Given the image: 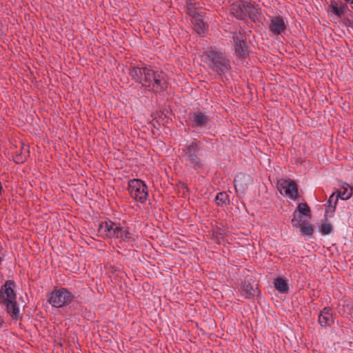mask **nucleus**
I'll use <instances>...</instances> for the list:
<instances>
[{
  "label": "nucleus",
  "mask_w": 353,
  "mask_h": 353,
  "mask_svg": "<svg viewBox=\"0 0 353 353\" xmlns=\"http://www.w3.org/2000/svg\"><path fill=\"white\" fill-rule=\"evenodd\" d=\"M286 28L285 23L283 19L276 17L270 21L269 28L274 34L279 35Z\"/></svg>",
  "instance_id": "obj_14"
},
{
  "label": "nucleus",
  "mask_w": 353,
  "mask_h": 353,
  "mask_svg": "<svg viewBox=\"0 0 353 353\" xmlns=\"http://www.w3.org/2000/svg\"><path fill=\"white\" fill-rule=\"evenodd\" d=\"M301 232L304 235H310L313 232V228L311 225H306L301 227Z\"/></svg>",
  "instance_id": "obj_26"
},
{
  "label": "nucleus",
  "mask_w": 353,
  "mask_h": 353,
  "mask_svg": "<svg viewBox=\"0 0 353 353\" xmlns=\"http://www.w3.org/2000/svg\"><path fill=\"white\" fill-rule=\"evenodd\" d=\"M232 39L236 55L239 58L245 57L248 54V48L244 34L235 32L233 33Z\"/></svg>",
  "instance_id": "obj_8"
},
{
  "label": "nucleus",
  "mask_w": 353,
  "mask_h": 353,
  "mask_svg": "<svg viewBox=\"0 0 353 353\" xmlns=\"http://www.w3.org/2000/svg\"><path fill=\"white\" fill-rule=\"evenodd\" d=\"M333 322V317H328L327 316L319 315V323L321 326L330 325Z\"/></svg>",
  "instance_id": "obj_24"
},
{
  "label": "nucleus",
  "mask_w": 353,
  "mask_h": 353,
  "mask_svg": "<svg viewBox=\"0 0 353 353\" xmlns=\"http://www.w3.org/2000/svg\"><path fill=\"white\" fill-rule=\"evenodd\" d=\"M341 188L342 190L338 192V194L335 198V204L337 203L339 199L342 200H347L352 195L353 187L349 188V185L347 183H344Z\"/></svg>",
  "instance_id": "obj_20"
},
{
  "label": "nucleus",
  "mask_w": 353,
  "mask_h": 353,
  "mask_svg": "<svg viewBox=\"0 0 353 353\" xmlns=\"http://www.w3.org/2000/svg\"><path fill=\"white\" fill-rule=\"evenodd\" d=\"M203 57L208 66L218 74H225L229 71L230 61L222 51L210 48L204 53Z\"/></svg>",
  "instance_id": "obj_3"
},
{
  "label": "nucleus",
  "mask_w": 353,
  "mask_h": 353,
  "mask_svg": "<svg viewBox=\"0 0 353 353\" xmlns=\"http://www.w3.org/2000/svg\"><path fill=\"white\" fill-rule=\"evenodd\" d=\"M347 26L353 30V19L347 21Z\"/></svg>",
  "instance_id": "obj_32"
},
{
  "label": "nucleus",
  "mask_w": 353,
  "mask_h": 353,
  "mask_svg": "<svg viewBox=\"0 0 353 353\" xmlns=\"http://www.w3.org/2000/svg\"><path fill=\"white\" fill-rule=\"evenodd\" d=\"M245 2L233 3L231 6V14L239 20L245 19Z\"/></svg>",
  "instance_id": "obj_15"
},
{
  "label": "nucleus",
  "mask_w": 353,
  "mask_h": 353,
  "mask_svg": "<svg viewBox=\"0 0 353 353\" xmlns=\"http://www.w3.org/2000/svg\"><path fill=\"white\" fill-rule=\"evenodd\" d=\"M15 283L12 280H8L0 289V303L9 301H14L17 298L14 291Z\"/></svg>",
  "instance_id": "obj_10"
},
{
  "label": "nucleus",
  "mask_w": 353,
  "mask_h": 353,
  "mask_svg": "<svg viewBox=\"0 0 353 353\" xmlns=\"http://www.w3.org/2000/svg\"><path fill=\"white\" fill-rule=\"evenodd\" d=\"M250 181L249 176L240 174L234 180L235 190L238 192L244 193L248 188V183Z\"/></svg>",
  "instance_id": "obj_13"
},
{
  "label": "nucleus",
  "mask_w": 353,
  "mask_h": 353,
  "mask_svg": "<svg viewBox=\"0 0 353 353\" xmlns=\"http://www.w3.org/2000/svg\"><path fill=\"white\" fill-rule=\"evenodd\" d=\"M186 10L188 14L192 18L201 16V13L199 12L198 8L195 6V4L192 1H187Z\"/></svg>",
  "instance_id": "obj_21"
},
{
  "label": "nucleus",
  "mask_w": 353,
  "mask_h": 353,
  "mask_svg": "<svg viewBox=\"0 0 353 353\" xmlns=\"http://www.w3.org/2000/svg\"><path fill=\"white\" fill-rule=\"evenodd\" d=\"M343 3L350 6L351 8H353V0H343Z\"/></svg>",
  "instance_id": "obj_31"
},
{
  "label": "nucleus",
  "mask_w": 353,
  "mask_h": 353,
  "mask_svg": "<svg viewBox=\"0 0 353 353\" xmlns=\"http://www.w3.org/2000/svg\"><path fill=\"white\" fill-rule=\"evenodd\" d=\"M2 261V258L0 257V263Z\"/></svg>",
  "instance_id": "obj_35"
},
{
  "label": "nucleus",
  "mask_w": 353,
  "mask_h": 353,
  "mask_svg": "<svg viewBox=\"0 0 353 353\" xmlns=\"http://www.w3.org/2000/svg\"><path fill=\"white\" fill-rule=\"evenodd\" d=\"M347 11H349V8L347 4L342 1L332 0L328 6L327 12L330 16L334 15L341 19Z\"/></svg>",
  "instance_id": "obj_11"
},
{
  "label": "nucleus",
  "mask_w": 353,
  "mask_h": 353,
  "mask_svg": "<svg viewBox=\"0 0 353 353\" xmlns=\"http://www.w3.org/2000/svg\"><path fill=\"white\" fill-rule=\"evenodd\" d=\"M230 202L228 195L226 192H222L217 194L216 203L218 205H226Z\"/></svg>",
  "instance_id": "obj_22"
},
{
  "label": "nucleus",
  "mask_w": 353,
  "mask_h": 353,
  "mask_svg": "<svg viewBox=\"0 0 353 353\" xmlns=\"http://www.w3.org/2000/svg\"><path fill=\"white\" fill-rule=\"evenodd\" d=\"M302 223V215L295 212L294 214V218L292 219V223L293 226L295 228H299L301 227Z\"/></svg>",
  "instance_id": "obj_25"
},
{
  "label": "nucleus",
  "mask_w": 353,
  "mask_h": 353,
  "mask_svg": "<svg viewBox=\"0 0 353 353\" xmlns=\"http://www.w3.org/2000/svg\"><path fill=\"white\" fill-rule=\"evenodd\" d=\"M275 289L281 294H286L288 292V280L284 277H278L274 281Z\"/></svg>",
  "instance_id": "obj_19"
},
{
  "label": "nucleus",
  "mask_w": 353,
  "mask_h": 353,
  "mask_svg": "<svg viewBox=\"0 0 353 353\" xmlns=\"http://www.w3.org/2000/svg\"><path fill=\"white\" fill-rule=\"evenodd\" d=\"M210 117L200 111H196L190 114L189 117V125L196 128H206L209 125Z\"/></svg>",
  "instance_id": "obj_9"
},
{
  "label": "nucleus",
  "mask_w": 353,
  "mask_h": 353,
  "mask_svg": "<svg viewBox=\"0 0 353 353\" xmlns=\"http://www.w3.org/2000/svg\"><path fill=\"white\" fill-rule=\"evenodd\" d=\"M3 320L1 318V316H0V326L3 324Z\"/></svg>",
  "instance_id": "obj_34"
},
{
  "label": "nucleus",
  "mask_w": 353,
  "mask_h": 353,
  "mask_svg": "<svg viewBox=\"0 0 353 353\" xmlns=\"http://www.w3.org/2000/svg\"><path fill=\"white\" fill-rule=\"evenodd\" d=\"M184 159L188 164L192 165L195 169L202 167L203 163L201 159V150L196 142H192L183 149Z\"/></svg>",
  "instance_id": "obj_6"
},
{
  "label": "nucleus",
  "mask_w": 353,
  "mask_h": 353,
  "mask_svg": "<svg viewBox=\"0 0 353 353\" xmlns=\"http://www.w3.org/2000/svg\"><path fill=\"white\" fill-rule=\"evenodd\" d=\"M25 158L22 156L21 154H17L14 157V161L16 163H21L24 161Z\"/></svg>",
  "instance_id": "obj_30"
},
{
  "label": "nucleus",
  "mask_w": 353,
  "mask_h": 353,
  "mask_svg": "<svg viewBox=\"0 0 353 353\" xmlns=\"http://www.w3.org/2000/svg\"><path fill=\"white\" fill-rule=\"evenodd\" d=\"M74 296L65 288L54 290L48 297L49 303L54 307L61 308L68 305Z\"/></svg>",
  "instance_id": "obj_5"
},
{
  "label": "nucleus",
  "mask_w": 353,
  "mask_h": 353,
  "mask_svg": "<svg viewBox=\"0 0 353 353\" xmlns=\"http://www.w3.org/2000/svg\"><path fill=\"white\" fill-rule=\"evenodd\" d=\"M298 214L310 217V210L306 203H300L298 205Z\"/></svg>",
  "instance_id": "obj_23"
},
{
  "label": "nucleus",
  "mask_w": 353,
  "mask_h": 353,
  "mask_svg": "<svg viewBox=\"0 0 353 353\" xmlns=\"http://www.w3.org/2000/svg\"><path fill=\"white\" fill-rule=\"evenodd\" d=\"M1 304L6 305L8 314H9L12 318H19L20 312L16 299L14 301L1 303Z\"/></svg>",
  "instance_id": "obj_16"
},
{
  "label": "nucleus",
  "mask_w": 353,
  "mask_h": 353,
  "mask_svg": "<svg viewBox=\"0 0 353 353\" xmlns=\"http://www.w3.org/2000/svg\"><path fill=\"white\" fill-rule=\"evenodd\" d=\"M128 192L130 196L141 203H144L148 199V186L139 179H130L128 181Z\"/></svg>",
  "instance_id": "obj_4"
},
{
  "label": "nucleus",
  "mask_w": 353,
  "mask_h": 353,
  "mask_svg": "<svg viewBox=\"0 0 353 353\" xmlns=\"http://www.w3.org/2000/svg\"><path fill=\"white\" fill-rule=\"evenodd\" d=\"M245 19L249 17L252 21H256L259 18V9L257 6L252 3L245 2Z\"/></svg>",
  "instance_id": "obj_18"
},
{
  "label": "nucleus",
  "mask_w": 353,
  "mask_h": 353,
  "mask_svg": "<svg viewBox=\"0 0 353 353\" xmlns=\"http://www.w3.org/2000/svg\"><path fill=\"white\" fill-rule=\"evenodd\" d=\"M3 192V188L1 182L0 181V195Z\"/></svg>",
  "instance_id": "obj_33"
},
{
  "label": "nucleus",
  "mask_w": 353,
  "mask_h": 353,
  "mask_svg": "<svg viewBox=\"0 0 353 353\" xmlns=\"http://www.w3.org/2000/svg\"><path fill=\"white\" fill-rule=\"evenodd\" d=\"M240 293L241 296L247 299H250L259 295L258 288L255 285L247 281L242 283Z\"/></svg>",
  "instance_id": "obj_12"
},
{
  "label": "nucleus",
  "mask_w": 353,
  "mask_h": 353,
  "mask_svg": "<svg viewBox=\"0 0 353 353\" xmlns=\"http://www.w3.org/2000/svg\"><path fill=\"white\" fill-rule=\"evenodd\" d=\"M99 232L106 237L132 245L135 241L134 234L127 226L110 220L100 223Z\"/></svg>",
  "instance_id": "obj_2"
},
{
  "label": "nucleus",
  "mask_w": 353,
  "mask_h": 353,
  "mask_svg": "<svg viewBox=\"0 0 353 353\" xmlns=\"http://www.w3.org/2000/svg\"><path fill=\"white\" fill-rule=\"evenodd\" d=\"M321 230L324 234H328L331 232L332 226L330 223H324L321 225Z\"/></svg>",
  "instance_id": "obj_27"
},
{
  "label": "nucleus",
  "mask_w": 353,
  "mask_h": 353,
  "mask_svg": "<svg viewBox=\"0 0 353 353\" xmlns=\"http://www.w3.org/2000/svg\"><path fill=\"white\" fill-rule=\"evenodd\" d=\"M278 190L281 194L290 199H295L298 195L297 185L291 179L280 180L278 183Z\"/></svg>",
  "instance_id": "obj_7"
},
{
  "label": "nucleus",
  "mask_w": 353,
  "mask_h": 353,
  "mask_svg": "<svg viewBox=\"0 0 353 353\" xmlns=\"http://www.w3.org/2000/svg\"><path fill=\"white\" fill-rule=\"evenodd\" d=\"M319 314L327 316L328 317H332V310L330 307H324L320 312Z\"/></svg>",
  "instance_id": "obj_29"
},
{
  "label": "nucleus",
  "mask_w": 353,
  "mask_h": 353,
  "mask_svg": "<svg viewBox=\"0 0 353 353\" xmlns=\"http://www.w3.org/2000/svg\"><path fill=\"white\" fill-rule=\"evenodd\" d=\"M336 196H335L334 193H332L327 201V205L329 207L333 208L334 209L336 208V203L335 204V198Z\"/></svg>",
  "instance_id": "obj_28"
},
{
  "label": "nucleus",
  "mask_w": 353,
  "mask_h": 353,
  "mask_svg": "<svg viewBox=\"0 0 353 353\" xmlns=\"http://www.w3.org/2000/svg\"><path fill=\"white\" fill-rule=\"evenodd\" d=\"M130 75L135 82L154 93L162 92L168 87L165 75L161 72L154 70L150 65L142 64L131 66Z\"/></svg>",
  "instance_id": "obj_1"
},
{
  "label": "nucleus",
  "mask_w": 353,
  "mask_h": 353,
  "mask_svg": "<svg viewBox=\"0 0 353 353\" xmlns=\"http://www.w3.org/2000/svg\"><path fill=\"white\" fill-rule=\"evenodd\" d=\"M202 16H199L192 19L193 30L200 36H203L206 30V25L201 19Z\"/></svg>",
  "instance_id": "obj_17"
}]
</instances>
